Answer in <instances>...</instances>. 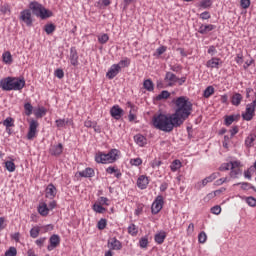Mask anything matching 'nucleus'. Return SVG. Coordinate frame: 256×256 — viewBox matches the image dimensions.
<instances>
[{
	"label": "nucleus",
	"instance_id": "f257e3e1",
	"mask_svg": "<svg viewBox=\"0 0 256 256\" xmlns=\"http://www.w3.org/2000/svg\"><path fill=\"white\" fill-rule=\"evenodd\" d=\"M176 110L175 113L172 114L174 119L180 124L183 125L187 119H189V115H191V111H193V103L187 99L185 96H180L175 101Z\"/></svg>",
	"mask_w": 256,
	"mask_h": 256
},
{
	"label": "nucleus",
	"instance_id": "f03ea898",
	"mask_svg": "<svg viewBox=\"0 0 256 256\" xmlns=\"http://www.w3.org/2000/svg\"><path fill=\"white\" fill-rule=\"evenodd\" d=\"M153 125L156 129L165 133H171L175 127H181V124L175 119L173 114H159L158 116H154Z\"/></svg>",
	"mask_w": 256,
	"mask_h": 256
},
{
	"label": "nucleus",
	"instance_id": "7ed1b4c3",
	"mask_svg": "<svg viewBox=\"0 0 256 256\" xmlns=\"http://www.w3.org/2000/svg\"><path fill=\"white\" fill-rule=\"evenodd\" d=\"M3 91H21L25 87V78L7 77L0 81Z\"/></svg>",
	"mask_w": 256,
	"mask_h": 256
},
{
	"label": "nucleus",
	"instance_id": "20e7f679",
	"mask_svg": "<svg viewBox=\"0 0 256 256\" xmlns=\"http://www.w3.org/2000/svg\"><path fill=\"white\" fill-rule=\"evenodd\" d=\"M29 7L33 15L40 17V19H49V17H53V12L47 10V8L38 2H31Z\"/></svg>",
	"mask_w": 256,
	"mask_h": 256
},
{
	"label": "nucleus",
	"instance_id": "39448f33",
	"mask_svg": "<svg viewBox=\"0 0 256 256\" xmlns=\"http://www.w3.org/2000/svg\"><path fill=\"white\" fill-rule=\"evenodd\" d=\"M163 196L159 195L156 197L155 201L152 204L151 211L153 215H157L159 211L163 209Z\"/></svg>",
	"mask_w": 256,
	"mask_h": 256
},
{
	"label": "nucleus",
	"instance_id": "423d86ee",
	"mask_svg": "<svg viewBox=\"0 0 256 256\" xmlns=\"http://www.w3.org/2000/svg\"><path fill=\"white\" fill-rule=\"evenodd\" d=\"M20 21H23L27 27L33 25V18L31 17V11L29 9L23 10L20 13Z\"/></svg>",
	"mask_w": 256,
	"mask_h": 256
},
{
	"label": "nucleus",
	"instance_id": "0eeeda50",
	"mask_svg": "<svg viewBox=\"0 0 256 256\" xmlns=\"http://www.w3.org/2000/svg\"><path fill=\"white\" fill-rule=\"evenodd\" d=\"M50 245L47 246L48 251H53V249H56V247H59V244L61 243V238L57 234H53L50 239Z\"/></svg>",
	"mask_w": 256,
	"mask_h": 256
},
{
	"label": "nucleus",
	"instance_id": "6e6552de",
	"mask_svg": "<svg viewBox=\"0 0 256 256\" xmlns=\"http://www.w3.org/2000/svg\"><path fill=\"white\" fill-rule=\"evenodd\" d=\"M37 127H39V123L37 121L32 120L30 122L29 131L27 134V139L31 141V139L35 138V135H37Z\"/></svg>",
	"mask_w": 256,
	"mask_h": 256
},
{
	"label": "nucleus",
	"instance_id": "1a4fd4ad",
	"mask_svg": "<svg viewBox=\"0 0 256 256\" xmlns=\"http://www.w3.org/2000/svg\"><path fill=\"white\" fill-rule=\"evenodd\" d=\"M119 71H121V66L119 64H113L106 73V77H108V79H115V77L119 75Z\"/></svg>",
	"mask_w": 256,
	"mask_h": 256
},
{
	"label": "nucleus",
	"instance_id": "9d476101",
	"mask_svg": "<svg viewBox=\"0 0 256 256\" xmlns=\"http://www.w3.org/2000/svg\"><path fill=\"white\" fill-rule=\"evenodd\" d=\"M253 117H255V109L253 106L248 104L246 106V112L244 114H242V118L244 119V121H251V119H253Z\"/></svg>",
	"mask_w": 256,
	"mask_h": 256
},
{
	"label": "nucleus",
	"instance_id": "9b49d317",
	"mask_svg": "<svg viewBox=\"0 0 256 256\" xmlns=\"http://www.w3.org/2000/svg\"><path fill=\"white\" fill-rule=\"evenodd\" d=\"M164 79L169 81L168 87H173L179 81V78L173 72H167Z\"/></svg>",
	"mask_w": 256,
	"mask_h": 256
},
{
	"label": "nucleus",
	"instance_id": "f8f14e48",
	"mask_svg": "<svg viewBox=\"0 0 256 256\" xmlns=\"http://www.w3.org/2000/svg\"><path fill=\"white\" fill-rule=\"evenodd\" d=\"M70 63L74 67H77V65H79V55L77 54V50L75 49V47H72L70 49Z\"/></svg>",
	"mask_w": 256,
	"mask_h": 256
},
{
	"label": "nucleus",
	"instance_id": "ddd939ff",
	"mask_svg": "<svg viewBox=\"0 0 256 256\" xmlns=\"http://www.w3.org/2000/svg\"><path fill=\"white\" fill-rule=\"evenodd\" d=\"M110 115L114 118L119 120L121 117H123V110L119 105L113 106L110 110Z\"/></svg>",
	"mask_w": 256,
	"mask_h": 256
},
{
	"label": "nucleus",
	"instance_id": "4468645a",
	"mask_svg": "<svg viewBox=\"0 0 256 256\" xmlns=\"http://www.w3.org/2000/svg\"><path fill=\"white\" fill-rule=\"evenodd\" d=\"M49 153L54 157H59L63 153V144L59 143L58 145L51 146Z\"/></svg>",
	"mask_w": 256,
	"mask_h": 256
},
{
	"label": "nucleus",
	"instance_id": "2eb2a0df",
	"mask_svg": "<svg viewBox=\"0 0 256 256\" xmlns=\"http://www.w3.org/2000/svg\"><path fill=\"white\" fill-rule=\"evenodd\" d=\"M106 157L110 163H115L119 159V150L111 149L109 153L106 154Z\"/></svg>",
	"mask_w": 256,
	"mask_h": 256
},
{
	"label": "nucleus",
	"instance_id": "dca6fc26",
	"mask_svg": "<svg viewBox=\"0 0 256 256\" xmlns=\"http://www.w3.org/2000/svg\"><path fill=\"white\" fill-rule=\"evenodd\" d=\"M108 247L109 249H113L114 251L121 250V242L117 240V238H112L108 240Z\"/></svg>",
	"mask_w": 256,
	"mask_h": 256
},
{
	"label": "nucleus",
	"instance_id": "f3484780",
	"mask_svg": "<svg viewBox=\"0 0 256 256\" xmlns=\"http://www.w3.org/2000/svg\"><path fill=\"white\" fill-rule=\"evenodd\" d=\"M147 185H149V178L145 175H141L137 180V186L139 189H147Z\"/></svg>",
	"mask_w": 256,
	"mask_h": 256
},
{
	"label": "nucleus",
	"instance_id": "a211bd4d",
	"mask_svg": "<svg viewBox=\"0 0 256 256\" xmlns=\"http://www.w3.org/2000/svg\"><path fill=\"white\" fill-rule=\"evenodd\" d=\"M55 195H57V188L53 184H49L46 188V197L48 199H54Z\"/></svg>",
	"mask_w": 256,
	"mask_h": 256
},
{
	"label": "nucleus",
	"instance_id": "6ab92c4d",
	"mask_svg": "<svg viewBox=\"0 0 256 256\" xmlns=\"http://www.w3.org/2000/svg\"><path fill=\"white\" fill-rule=\"evenodd\" d=\"M95 161L96 163H102V164L110 163L109 158H107V155L103 152H99L98 154H96Z\"/></svg>",
	"mask_w": 256,
	"mask_h": 256
},
{
	"label": "nucleus",
	"instance_id": "aec40b11",
	"mask_svg": "<svg viewBox=\"0 0 256 256\" xmlns=\"http://www.w3.org/2000/svg\"><path fill=\"white\" fill-rule=\"evenodd\" d=\"M134 141L136 145H139V147H145V145H147V138L141 134L135 135Z\"/></svg>",
	"mask_w": 256,
	"mask_h": 256
},
{
	"label": "nucleus",
	"instance_id": "412c9836",
	"mask_svg": "<svg viewBox=\"0 0 256 256\" xmlns=\"http://www.w3.org/2000/svg\"><path fill=\"white\" fill-rule=\"evenodd\" d=\"M219 61H221V59L214 57L207 61L206 67L210 69H219Z\"/></svg>",
	"mask_w": 256,
	"mask_h": 256
},
{
	"label": "nucleus",
	"instance_id": "4be33fe9",
	"mask_svg": "<svg viewBox=\"0 0 256 256\" xmlns=\"http://www.w3.org/2000/svg\"><path fill=\"white\" fill-rule=\"evenodd\" d=\"M241 101H243V95L239 93L233 94L231 98L232 105H234L235 107H239V105H241Z\"/></svg>",
	"mask_w": 256,
	"mask_h": 256
},
{
	"label": "nucleus",
	"instance_id": "5701e85b",
	"mask_svg": "<svg viewBox=\"0 0 256 256\" xmlns=\"http://www.w3.org/2000/svg\"><path fill=\"white\" fill-rule=\"evenodd\" d=\"M213 29H216V26L213 24L201 25L199 28V33H201V35H205L209 33V31H213Z\"/></svg>",
	"mask_w": 256,
	"mask_h": 256
},
{
	"label": "nucleus",
	"instance_id": "b1692460",
	"mask_svg": "<svg viewBox=\"0 0 256 256\" xmlns=\"http://www.w3.org/2000/svg\"><path fill=\"white\" fill-rule=\"evenodd\" d=\"M55 123H56V127H58V129H63V128L67 127V125H71V120L69 118L58 119L55 121Z\"/></svg>",
	"mask_w": 256,
	"mask_h": 256
},
{
	"label": "nucleus",
	"instance_id": "393cba45",
	"mask_svg": "<svg viewBox=\"0 0 256 256\" xmlns=\"http://www.w3.org/2000/svg\"><path fill=\"white\" fill-rule=\"evenodd\" d=\"M166 237H167V234L164 231H162L158 234H155L154 239H155L156 243H158V245H162V243H164Z\"/></svg>",
	"mask_w": 256,
	"mask_h": 256
},
{
	"label": "nucleus",
	"instance_id": "a878e982",
	"mask_svg": "<svg viewBox=\"0 0 256 256\" xmlns=\"http://www.w3.org/2000/svg\"><path fill=\"white\" fill-rule=\"evenodd\" d=\"M38 213H40L42 217H47V215H49V207H47L46 203H43L38 207Z\"/></svg>",
	"mask_w": 256,
	"mask_h": 256
},
{
	"label": "nucleus",
	"instance_id": "bb28decb",
	"mask_svg": "<svg viewBox=\"0 0 256 256\" xmlns=\"http://www.w3.org/2000/svg\"><path fill=\"white\" fill-rule=\"evenodd\" d=\"M80 177H93L95 175V170L92 168H86L85 170L79 172Z\"/></svg>",
	"mask_w": 256,
	"mask_h": 256
},
{
	"label": "nucleus",
	"instance_id": "cd10ccee",
	"mask_svg": "<svg viewBox=\"0 0 256 256\" xmlns=\"http://www.w3.org/2000/svg\"><path fill=\"white\" fill-rule=\"evenodd\" d=\"M237 119H239V116H235V115L226 116L224 120V125H226V127H229V125H233L234 121H237Z\"/></svg>",
	"mask_w": 256,
	"mask_h": 256
},
{
	"label": "nucleus",
	"instance_id": "c85d7f7f",
	"mask_svg": "<svg viewBox=\"0 0 256 256\" xmlns=\"http://www.w3.org/2000/svg\"><path fill=\"white\" fill-rule=\"evenodd\" d=\"M2 59H3L4 63H7L8 65H11V63H13V56L11 55V52H9V51H6L3 53Z\"/></svg>",
	"mask_w": 256,
	"mask_h": 256
},
{
	"label": "nucleus",
	"instance_id": "c756f323",
	"mask_svg": "<svg viewBox=\"0 0 256 256\" xmlns=\"http://www.w3.org/2000/svg\"><path fill=\"white\" fill-rule=\"evenodd\" d=\"M255 138L256 136L253 135V134H250L246 140H245V146L248 148V149H251V147H253V143H255Z\"/></svg>",
	"mask_w": 256,
	"mask_h": 256
},
{
	"label": "nucleus",
	"instance_id": "7c9ffc66",
	"mask_svg": "<svg viewBox=\"0 0 256 256\" xmlns=\"http://www.w3.org/2000/svg\"><path fill=\"white\" fill-rule=\"evenodd\" d=\"M143 87L146 89V91H153L155 89V85L153 84V81L151 79H147L143 82Z\"/></svg>",
	"mask_w": 256,
	"mask_h": 256
},
{
	"label": "nucleus",
	"instance_id": "2f4dec72",
	"mask_svg": "<svg viewBox=\"0 0 256 256\" xmlns=\"http://www.w3.org/2000/svg\"><path fill=\"white\" fill-rule=\"evenodd\" d=\"M39 233H41V228L39 226H34L30 230V237H32V239H37V237H39Z\"/></svg>",
	"mask_w": 256,
	"mask_h": 256
},
{
	"label": "nucleus",
	"instance_id": "473e14b6",
	"mask_svg": "<svg viewBox=\"0 0 256 256\" xmlns=\"http://www.w3.org/2000/svg\"><path fill=\"white\" fill-rule=\"evenodd\" d=\"M171 93L167 90H163L158 96H156V101H162V99H169Z\"/></svg>",
	"mask_w": 256,
	"mask_h": 256
},
{
	"label": "nucleus",
	"instance_id": "72a5a7b5",
	"mask_svg": "<svg viewBox=\"0 0 256 256\" xmlns=\"http://www.w3.org/2000/svg\"><path fill=\"white\" fill-rule=\"evenodd\" d=\"M24 109H25V115H27V117L33 114V105H31V103L29 102L25 103Z\"/></svg>",
	"mask_w": 256,
	"mask_h": 256
},
{
	"label": "nucleus",
	"instance_id": "f704fd0d",
	"mask_svg": "<svg viewBox=\"0 0 256 256\" xmlns=\"http://www.w3.org/2000/svg\"><path fill=\"white\" fill-rule=\"evenodd\" d=\"M213 93H215V88L213 86H208L205 90H204V97L206 99H209V97H211V95H213Z\"/></svg>",
	"mask_w": 256,
	"mask_h": 256
},
{
	"label": "nucleus",
	"instance_id": "c9c22d12",
	"mask_svg": "<svg viewBox=\"0 0 256 256\" xmlns=\"http://www.w3.org/2000/svg\"><path fill=\"white\" fill-rule=\"evenodd\" d=\"M236 185H241V189L243 191H248V189H253L254 191H256L255 186H252L249 182H242Z\"/></svg>",
	"mask_w": 256,
	"mask_h": 256
},
{
	"label": "nucleus",
	"instance_id": "e433bc0d",
	"mask_svg": "<svg viewBox=\"0 0 256 256\" xmlns=\"http://www.w3.org/2000/svg\"><path fill=\"white\" fill-rule=\"evenodd\" d=\"M56 27L55 24H46L44 26V31L47 35H51L55 31Z\"/></svg>",
	"mask_w": 256,
	"mask_h": 256
},
{
	"label": "nucleus",
	"instance_id": "4c0bfd02",
	"mask_svg": "<svg viewBox=\"0 0 256 256\" xmlns=\"http://www.w3.org/2000/svg\"><path fill=\"white\" fill-rule=\"evenodd\" d=\"M242 171L241 169L237 168V169H231L230 171V177H232V179H237V177H239V175H242Z\"/></svg>",
	"mask_w": 256,
	"mask_h": 256
},
{
	"label": "nucleus",
	"instance_id": "58836bf2",
	"mask_svg": "<svg viewBox=\"0 0 256 256\" xmlns=\"http://www.w3.org/2000/svg\"><path fill=\"white\" fill-rule=\"evenodd\" d=\"M3 125H4V127H6V129H9V127H15V124L13 123V118L7 117L3 121Z\"/></svg>",
	"mask_w": 256,
	"mask_h": 256
},
{
	"label": "nucleus",
	"instance_id": "ea45409f",
	"mask_svg": "<svg viewBox=\"0 0 256 256\" xmlns=\"http://www.w3.org/2000/svg\"><path fill=\"white\" fill-rule=\"evenodd\" d=\"M5 167L9 173H13V171H15V163L13 161H6Z\"/></svg>",
	"mask_w": 256,
	"mask_h": 256
},
{
	"label": "nucleus",
	"instance_id": "a19ab883",
	"mask_svg": "<svg viewBox=\"0 0 256 256\" xmlns=\"http://www.w3.org/2000/svg\"><path fill=\"white\" fill-rule=\"evenodd\" d=\"M171 171H177L178 169H181V161L174 160L170 166Z\"/></svg>",
	"mask_w": 256,
	"mask_h": 256
},
{
	"label": "nucleus",
	"instance_id": "79ce46f5",
	"mask_svg": "<svg viewBox=\"0 0 256 256\" xmlns=\"http://www.w3.org/2000/svg\"><path fill=\"white\" fill-rule=\"evenodd\" d=\"M97 227L100 231H103V229H105V227H107V219L105 218H101L98 221Z\"/></svg>",
	"mask_w": 256,
	"mask_h": 256
},
{
	"label": "nucleus",
	"instance_id": "37998d69",
	"mask_svg": "<svg viewBox=\"0 0 256 256\" xmlns=\"http://www.w3.org/2000/svg\"><path fill=\"white\" fill-rule=\"evenodd\" d=\"M211 5H213V2L211 0H202L200 2V7L202 9H209V7H211Z\"/></svg>",
	"mask_w": 256,
	"mask_h": 256
},
{
	"label": "nucleus",
	"instance_id": "c03bdc74",
	"mask_svg": "<svg viewBox=\"0 0 256 256\" xmlns=\"http://www.w3.org/2000/svg\"><path fill=\"white\" fill-rule=\"evenodd\" d=\"M139 245L142 249H147V246L149 245V239L147 237H143L139 241Z\"/></svg>",
	"mask_w": 256,
	"mask_h": 256
},
{
	"label": "nucleus",
	"instance_id": "a18cd8bd",
	"mask_svg": "<svg viewBox=\"0 0 256 256\" xmlns=\"http://www.w3.org/2000/svg\"><path fill=\"white\" fill-rule=\"evenodd\" d=\"M128 233H129V235H132V236L137 235V233H138L137 226H135V224H131L128 227Z\"/></svg>",
	"mask_w": 256,
	"mask_h": 256
},
{
	"label": "nucleus",
	"instance_id": "49530a36",
	"mask_svg": "<svg viewBox=\"0 0 256 256\" xmlns=\"http://www.w3.org/2000/svg\"><path fill=\"white\" fill-rule=\"evenodd\" d=\"M5 256H17V248L10 247L6 252Z\"/></svg>",
	"mask_w": 256,
	"mask_h": 256
},
{
	"label": "nucleus",
	"instance_id": "de8ad7c7",
	"mask_svg": "<svg viewBox=\"0 0 256 256\" xmlns=\"http://www.w3.org/2000/svg\"><path fill=\"white\" fill-rule=\"evenodd\" d=\"M93 211H95L96 213H105V207H103L99 204H94Z\"/></svg>",
	"mask_w": 256,
	"mask_h": 256
},
{
	"label": "nucleus",
	"instance_id": "09e8293b",
	"mask_svg": "<svg viewBox=\"0 0 256 256\" xmlns=\"http://www.w3.org/2000/svg\"><path fill=\"white\" fill-rule=\"evenodd\" d=\"M246 203L250 207H256V199L254 197H252V196L246 198Z\"/></svg>",
	"mask_w": 256,
	"mask_h": 256
},
{
	"label": "nucleus",
	"instance_id": "8fccbe9b",
	"mask_svg": "<svg viewBox=\"0 0 256 256\" xmlns=\"http://www.w3.org/2000/svg\"><path fill=\"white\" fill-rule=\"evenodd\" d=\"M98 41L102 45H105V43H107V41H109V35L108 34H103L102 36L98 37Z\"/></svg>",
	"mask_w": 256,
	"mask_h": 256
},
{
	"label": "nucleus",
	"instance_id": "3c124183",
	"mask_svg": "<svg viewBox=\"0 0 256 256\" xmlns=\"http://www.w3.org/2000/svg\"><path fill=\"white\" fill-rule=\"evenodd\" d=\"M54 75L58 79H63L65 77V72H63V69H56Z\"/></svg>",
	"mask_w": 256,
	"mask_h": 256
},
{
	"label": "nucleus",
	"instance_id": "603ef678",
	"mask_svg": "<svg viewBox=\"0 0 256 256\" xmlns=\"http://www.w3.org/2000/svg\"><path fill=\"white\" fill-rule=\"evenodd\" d=\"M240 5L242 9H249L251 5V0H240Z\"/></svg>",
	"mask_w": 256,
	"mask_h": 256
},
{
	"label": "nucleus",
	"instance_id": "864d4df0",
	"mask_svg": "<svg viewBox=\"0 0 256 256\" xmlns=\"http://www.w3.org/2000/svg\"><path fill=\"white\" fill-rule=\"evenodd\" d=\"M131 165H134L135 167H139L143 163V160L141 158H134L130 160Z\"/></svg>",
	"mask_w": 256,
	"mask_h": 256
},
{
	"label": "nucleus",
	"instance_id": "5fc2aeb1",
	"mask_svg": "<svg viewBox=\"0 0 256 256\" xmlns=\"http://www.w3.org/2000/svg\"><path fill=\"white\" fill-rule=\"evenodd\" d=\"M231 137L228 135L224 136V140H223V147L224 149H229V141H231Z\"/></svg>",
	"mask_w": 256,
	"mask_h": 256
},
{
	"label": "nucleus",
	"instance_id": "6e6d98bb",
	"mask_svg": "<svg viewBox=\"0 0 256 256\" xmlns=\"http://www.w3.org/2000/svg\"><path fill=\"white\" fill-rule=\"evenodd\" d=\"M198 241L199 243H205V241H207V234L205 232H201L198 235Z\"/></svg>",
	"mask_w": 256,
	"mask_h": 256
},
{
	"label": "nucleus",
	"instance_id": "4d7b16f0",
	"mask_svg": "<svg viewBox=\"0 0 256 256\" xmlns=\"http://www.w3.org/2000/svg\"><path fill=\"white\" fill-rule=\"evenodd\" d=\"M211 213L214 215H220L221 214V206L216 205L211 208Z\"/></svg>",
	"mask_w": 256,
	"mask_h": 256
},
{
	"label": "nucleus",
	"instance_id": "13d9d810",
	"mask_svg": "<svg viewBox=\"0 0 256 256\" xmlns=\"http://www.w3.org/2000/svg\"><path fill=\"white\" fill-rule=\"evenodd\" d=\"M231 168V164L229 163H223L220 167H219V171H229V169Z\"/></svg>",
	"mask_w": 256,
	"mask_h": 256
},
{
	"label": "nucleus",
	"instance_id": "bf43d9fd",
	"mask_svg": "<svg viewBox=\"0 0 256 256\" xmlns=\"http://www.w3.org/2000/svg\"><path fill=\"white\" fill-rule=\"evenodd\" d=\"M45 108H38L36 111H35V115L36 117H43V115H45Z\"/></svg>",
	"mask_w": 256,
	"mask_h": 256
},
{
	"label": "nucleus",
	"instance_id": "052dcab7",
	"mask_svg": "<svg viewBox=\"0 0 256 256\" xmlns=\"http://www.w3.org/2000/svg\"><path fill=\"white\" fill-rule=\"evenodd\" d=\"M230 138L233 139V137H235V135H237L239 133V127L234 126L231 130H230Z\"/></svg>",
	"mask_w": 256,
	"mask_h": 256
},
{
	"label": "nucleus",
	"instance_id": "680f3d73",
	"mask_svg": "<svg viewBox=\"0 0 256 256\" xmlns=\"http://www.w3.org/2000/svg\"><path fill=\"white\" fill-rule=\"evenodd\" d=\"M46 240H47V238L42 237V238L37 239V240L35 241V243H36V245H37L38 247H41L42 245L45 244V241H46Z\"/></svg>",
	"mask_w": 256,
	"mask_h": 256
},
{
	"label": "nucleus",
	"instance_id": "e2e57ef3",
	"mask_svg": "<svg viewBox=\"0 0 256 256\" xmlns=\"http://www.w3.org/2000/svg\"><path fill=\"white\" fill-rule=\"evenodd\" d=\"M200 19H203V20L211 19V14H209V12L205 11L200 14Z\"/></svg>",
	"mask_w": 256,
	"mask_h": 256
},
{
	"label": "nucleus",
	"instance_id": "0e129e2a",
	"mask_svg": "<svg viewBox=\"0 0 256 256\" xmlns=\"http://www.w3.org/2000/svg\"><path fill=\"white\" fill-rule=\"evenodd\" d=\"M165 51H167V47L166 46H161V47L157 48L156 53L158 55H163V53H165Z\"/></svg>",
	"mask_w": 256,
	"mask_h": 256
},
{
	"label": "nucleus",
	"instance_id": "69168bd1",
	"mask_svg": "<svg viewBox=\"0 0 256 256\" xmlns=\"http://www.w3.org/2000/svg\"><path fill=\"white\" fill-rule=\"evenodd\" d=\"M241 165V162L239 161H231L230 162V169H235Z\"/></svg>",
	"mask_w": 256,
	"mask_h": 256
},
{
	"label": "nucleus",
	"instance_id": "338daca9",
	"mask_svg": "<svg viewBox=\"0 0 256 256\" xmlns=\"http://www.w3.org/2000/svg\"><path fill=\"white\" fill-rule=\"evenodd\" d=\"M96 123H97V122H93V121H91V120H86V121L84 122V125H85V127H87V128H91V127H94Z\"/></svg>",
	"mask_w": 256,
	"mask_h": 256
},
{
	"label": "nucleus",
	"instance_id": "774afa93",
	"mask_svg": "<svg viewBox=\"0 0 256 256\" xmlns=\"http://www.w3.org/2000/svg\"><path fill=\"white\" fill-rule=\"evenodd\" d=\"M98 201H99L100 205H109V204L107 203V201H109V199H108L107 197H100V198L98 199Z\"/></svg>",
	"mask_w": 256,
	"mask_h": 256
}]
</instances>
